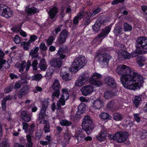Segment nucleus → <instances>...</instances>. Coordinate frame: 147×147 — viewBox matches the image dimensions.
I'll return each mask as SVG.
<instances>
[{"instance_id": "f257e3e1", "label": "nucleus", "mask_w": 147, "mask_h": 147, "mask_svg": "<svg viewBox=\"0 0 147 147\" xmlns=\"http://www.w3.org/2000/svg\"><path fill=\"white\" fill-rule=\"evenodd\" d=\"M116 72L121 76V82L126 88L135 90L142 86L144 82L143 77L137 73L132 72L130 67L120 65L117 67Z\"/></svg>"}, {"instance_id": "f03ea898", "label": "nucleus", "mask_w": 147, "mask_h": 147, "mask_svg": "<svg viewBox=\"0 0 147 147\" xmlns=\"http://www.w3.org/2000/svg\"><path fill=\"white\" fill-rule=\"evenodd\" d=\"M48 99H47L44 100L42 103V108L39 115V119L40 123L46 124L44 129L45 133L50 132L49 124L48 123L47 121L44 119L47 117V115L45 113V111L48 107Z\"/></svg>"}, {"instance_id": "7ed1b4c3", "label": "nucleus", "mask_w": 147, "mask_h": 147, "mask_svg": "<svg viewBox=\"0 0 147 147\" xmlns=\"http://www.w3.org/2000/svg\"><path fill=\"white\" fill-rule=\"evenodd\" d=\"M87 61L85 57L84 56H80L75 59L70 68L71 71L76 73L86 64Z\"/></svg>"}, {"instance_id": "20e7f679", "label": "nucleus", "mask_w": 147, "mask_h": 147, "mask_svg": "<svg viewBox=\"0 0 147 147\" xmlns=\"http://www.w3.org/2000/svg\"><path fill=\"white\" fill-rule=\"evenodd\" d=\"M137 52L139 54L147 53V38L145 37H140L136 41Z\"/></svg>"}, {"instance_id": "39448f33", "label": "nucleus", "mask_w": 147, "mask_h": 147, "mask_svg": "<svg viewBox=\"0 0 147 147\" xmlns=\"http://www.w3.org/2000/svg\"><path fill=\"white\" fill-rule=\"evenodd\" d=\"M82 128L85 129L86 133L88 134H90L92 129L93 128L92 122L91 117L88 116L84 117L82 124Z\"/></svg>"}, {"instance_id": "423d86ee", "label": "nucleus", "mask_w": 147, "mask_h": 147, "mask_svg": "<svg viewBox=\"0 0 147 147\" xmlns=\"http://www.w3.org/2000/svg\"><path fill=\"white\" fill-rule=\"evenodd\" d=\"M69 92L67 88H63L62 90L61 96L57 103V109L59 110L61 108V105H65V101L67 100L69 97Z\"/></svg>"}, {"instance_id": "0eeeda50", "label": "nucleus", "mask_w": 147, "mask_h": 147, "mask_svg": "<svg viewBox=\"0 0 147 147\" xmlns=\"http://www.w3.org/2000/svg\"><path fill=\"white\" fill-rule=\"evenodd\" d=\"M0 15L6 18H8L13 16V12L9 7L1 4L0 5Z\"/></svg>"}, {"instance_id": "6e6552de", "label": "nucleus", "mask_w": 147, "mask_h": 147, "mask_svg": "<svg viewBox=\"0 0 147 147\" xmlns=\"http://www.w3.org/2000/svg\"><path fill=\"white\" fill-rule=\"evenodd\" d=\"M102 76L97 73H94L89 79V81L91 84L94 85L97 87L100 86L102 85L101 81L99 80L101 78Z\"/></svg>"}, {"instance_id": "1a4fd4ad", "label": "nucleus", "mask_w": 147, "mask_h": 147, "mask_svg": "<svg viewBox=\"0 0 147 147\" xmlns=\"http://www.w3.org/2000/svg\"><path fill=\"white\" fill-rule=\"evenodd\" d=\"M128 134L126 132H119L115 134L113 136V139L118 142H123L127 138Z\"/></svg>"}, {"instance_id": "9d476101", "label": "nucleus", "mask_w": 147, "mask_h": 147, "mask_svg": "<svg viewBox=\"0 0 147 147\" xmlns=\"http://www.w3.org/2000/svg\"><path fill=\"white\" fill-rule=\"evenodd\" d=\"M91 107L94 109H100L104 105V103L100 98H93L92 101Z\"/></svg>"}, {"instance_id": "9b49d317", "label": "nucleus", "mask_w": 147, "mask_h": 147, "mask_svg": "<svg viewBox=\"0 0 147 147\" xmlns=\"http://www.w3.org/2000/svg\"><path fill=\"white\" fill-rule=\"evenodd\" d=\"M89 76L88 74H83L80 76L75 83V85L76 86H82L87 81V79Z\"/></svg>"}, {"instance_id": "f8f14e48", "label": "nucleus", "mask_w": 147, "mask_h": 147, "mask_svg": "<svg viewBox=\"0 0 147 147\" xmlns=\"http://www.w3.org/2000/svg\"><path fill=\"white\" fill-rule=\"evenodd\" d=\"M99 58V60L100 61V63L103 65H107L108 62L111 57L109 55L106 53H103L102 55H100L97 56Z\"/></svg>"}, {"instance_id": "ddd939ff", "label": "nucleus", "mask_w": 147, "mask_h": 147, "mask_svg": "<svg viewBox=\"0 0 147 147\" xmlns=\"http://www.w3.org/2000/svg\"><path fill=\"white\" fill-rule=\"evenodd\" d=\"M82 94L84 96L91 94L94 91V88L91 85H87L83 86L80 89Z\"/></svg>"}, {"instance_id": "4468645a", "label": "nucleus", "mask_w": 147, "mask_h": 147, "mask_svg": "<svg viewBox=\"0 0 147 147\" xmlns=\"http://www.w3.org/2000/svg\"><path fill=\"white\" fill-rule=\"evenodd\" d=\"M118 56L122 59H129L131 57L130 54L127 51L122 50H119L117 52Z\"/></svg>"}, {"instance_id": "2eb2a0df", "label": "nucleus", "mask_w": 147, "mask_h": 147, "mask_svg": "<svg viewBox=\"0 0 147 147\" xmlns=\"http://www.w3.org/2000/svg\"><path fill=\"white\" fill-rule=\"evenodd\" d=\"M105 82L107 84L112 88H114L116 87L115 79L111 76H108L106 77Z\"/></svg>"}, {"instance_id": "dca6fc26", "label": "nucleus", "mask_w": 147, "mask_h": 147, "mask_svg": "<svg viewBox=\"0 0 147 147\" xmlns=\"http://www.w3.org/2000/svg\"><path fill=\"white\" fill-rule=\"evenodd\" d=\"M111 28L109 27H106L103 29L102 32L98 35V36L94 39V41L100 39V38L103 37V38L105 37L110 32L111 30Z\"/></svg>"}, {"instance_id": "f3484780", "label": "nucleus", "mask_w": 147, "mask_h": 147, "mask_svg": "<svg viewBox=\"0 0 147 147\" xmlns=\"http://www.w3.org/2000/svg\"><path fill=\"white\" fill-rule=\"evenodd\" d=\"M62 62L60 58L54 59L51 60L50 63L53 67L55 68H59L61 67Z\"/></svg>"}, {"instance_id": "a211bd4d", "label": "nucleus", "mask_w": 147, "mask_h": 147, "mask_svg": "<svg viewBox=\"0 0 147 147\" xmlns=\"http://www.w3.org/2000/svg\"><path fill=\"white\" fill-rule=\"evenodd\" d=\"M64 69L65 68H63L61 70L60 75L63 80L67 81L71 79V76L68 72L65 71Z\"/></svg>"}, {"instance_id": "6ab92c4d", "label": "nucleus", "mask_w": 147, "mask_h": 147, "mask_svg": "<svg viewBox=\"0 0 147 147\" xmlns=\"http://www.w3.org/2000/svg\"><path fill=\"white\" fill-rule=\"evenodd\" d=\"M67 35V31L65 30H63L60 34L59 38V43L60 44H62L65 42Z\"/></svg>"}, {"instance_id": "aec40b11", "label": "nucleus", "mask_w": 147, "mask_h": 147, "mask_svg": "<svg viewBox=\"0 0 147 147\" xmlns=\"http://www.w3.org/2000/svg\"><path fill=\"white\" fill-rule=\"evenodd\" d=\"M107 132L105 130H103L96 136L97 140L100 142L105 141L106 139Z\"/></svg>"}, {"instance_id": "412c9836", "label": "nucleus", "mask_w": 147, "mask_h": 147, "mask_svg": "<svg viewBox=\"0 0 147 147\" xmlns=\"http://www.w3.org/2000/svg\"><path fill=\"white\" fill-rule=\"evenodd\" d=\"M39 65L40 69L42 71H45L47 67V64L44 58L40 60Z\"/></svg>"}, {"instance_id": "4be33fe9", "label": "nucleus", "mask_w": 147, "mask_h": 147, "mask_svg": "<svg viewBox=\"0 0 147 147\" xmlns=\"http://www.w3.org/2000/svg\"><path fill=\"white\" fill-rule=\"evenodd\" d=\"M39 49V48L38 47H34L30 51L29 54V55L32 58H37L38 57V55L37 53Z\"/></svg>"}, {"instance_id": "5701e85b", "label": "nucleus", "mask_w": 147, "mask_h": 147, "mask_svg": "<svg viewBox=\"0 0 147 147\" xmlns=\"http://www.w3.org/2000/svg\"><path fill=\"white\" fill-rule=\"evenodd\" d=\"M21 116L23 120L25 121L28 122L31 120V115L30 116L27 114L26 111H22L21 113Z\"/></svg>"}, {"instance_id": "b1692460", "label": "nucleus", "mask_w": 147, "mask_h": 147, "mask_svg": "<svg viewBox=\"0 0 147 147\" xmlns=\"http://www.w3.org/2000/svg\"><path fill=\"white\" fill-rule=\"evenodd\" d=\"M57 12V7H54L50 9L48 13L49 16L51 19H53Z\"/></svg>"}, {"instance_id": "393cba45", "label": "nucleus", "mask_w": 147, "mask_h": 147, "mask_svg": "<svg viewBox=\"0 0 147 147\" xmlns=\"http://www.w3.org/2000/svg\"><path fill=\"white\" fill-rule=\"evenodd\" d=\"M28 91V88L27 86H26L22 87L18 94V97L20 98L22 97L23 95L26 94Z\"/></svg>"}, {"instance_id": "a878e982", "label": "nucleus", "mask_w": 147, "mask_h": 147, "mask_svg": "<svg viewBox=\"0 0 147 147\" xmlns=\"http://www.w3.org/2000/svg\"><path fill=\"white\" fill-rule=\"evenodd\" d=\"M86 110L85 105L84 103L80 104L78 107V110L77 112L78 115H80L83 113Z\"/></svg>"}, {"instance_id": "bb28decb", "label": "nucleus", "mask_w": 147, "mask_h": 147, "mask_svg": "<svg viewBox=\"0 0 147 147\" xmlns=\"http://www.w3.org/2000/svg\"><path fill=\"white\" fill-rule=\"evenodd\" d=\"M26 62L25 61L22 62L21 64L19 63H17L16 64V66L18 68H19V71L21 72H23L25 67Z\"/></svg>"}, {"instance_id": "cd10ccee", "label": "nucleus", "mask_w": 147, "mask_h": 147, "mask_svg": "<svg viewBox=\"0 0 147 147\" xmlns=\"http://www.w3.org/2000/svg\"><path fill=\"white\" fill-rule=\"evenodd\" d=\"M12 98V96L10 95H9L4 98L2 101V108L3 110H5L6 108V101L11 100Z\"/></svg>"}, {"instance_id": "c85d7f7f", "label": "nucleus", "mask_w": 147, "mask_h": 147, "mask_svg": "<svg viewBox=\"0 0 147 147\" xmlns=\"http://www.w3.org/2000/svg\"><path fill=\"white\" fill-rule=\"evenodd\" d=\"M25 10L29 14H34L38 12L39 11L37 9L34 7L29 8L28 7H26Z\"/></svg>"}, {"instance_id": "c756f323", "label": "nucleus", "mask_w": 147, "mask_h": 147, "mask_svg": "<svg viewBox=\"0 0 147 147\" xmlns=\"http://www.w3.org/2000/svg\"><path fill=\"white\" fill-rule=\"evenodd\" d=\"M114 32L115 35H118L123 33L122 28L119 26H115L114 30Z\"/></svg>"}, {"instance_id": "7c9ffc66", "label": "nucleus", "mask_w": 147, "mask_h": 147, "mask_svg": "<svg viewBox=\"0 0 147 147\" xmlns=\"http://www.w3.org/2000/svg\"><path fill=\"white\" fill-rule=\"evenodd\" d=\"M60 87V85L58 80H55L52 86L53 88L55 90H59Z\"/></svg>"}, {"instance_id": "2f4dec72", "label": "nucleus", "mask_w": 147, "mask_h": 147, "mask_svg": "<svg viewBox=\"0 0 147 147\" xmlns=\"http://www.w3.org/2000/svg\"><path fill=\"white\" fill-rule=\"evenodd\" d=\"M115 95L110 91H107L104 94L103 96L105 99H109L112 98Z\"/></svg>"}, {"instance_id": "473e14b6", "label": "nucleus", "mask_w": 147, "mask_h": 147, "mask_svg": "<svg viewBox=\"0 0 147 147\" xmlns=\"http://www.w3.org/2000/svg\"><path fill=\"white\" fill-rule=\"evenodd\" d=\"M30 43L28 41L27 42L25 41L22 42L21 43V45L23 46V48L24 50L28 51L30 48Z\"/></svg>"}, {"instance_id": "72a5a7b5", "label": "nucleus", "mask_w": 147, "mask_h": 147, "mask_svg": "<svg viewBox=\"0 0 147 147\" xmlns=\"http://www.w3.org/2000/svg\"><path fill=\"white\" fill-rule=\"evenodd\" d=\"M145 60L144 57L142 56L138 57L137 59V62L140 66H142L144 65L143 62Z\"/></svg>"}, {"instance_id": "f704fd0d", "label": "nucleus", "mask_w": 147, "mask_h": 147, "mask_svg": "<svg viewBox=\"0 0 147 147\" xmlns=\"http://www.w3.org/2000/svg\"><path fill=\"white\" fill-rule=\"evenodd\" d=\"M83 18V14L79 13L76 16L73 20V23L74 24H77L78 23L79 21Z\"/></svg>"}, {"instance_id": "c9c22d12", "label": "nucleus", "mask_w": 147, "mask_h": 147, "mask_svg": "<svg viewBox=\"0 0 147 147\" xmlns=\"http://www.w3.org/2000/svg\"><path fill=\"white\" fill-rule=\"evenodd\" d=\"M100 118L103 119L109 120L111 119V117L107 113H102L99 115Z\"/></svg>"}, {"instance_id": "e433bc0d", "label": "nucleus", "mask_w": 147, "mask_h": 147, "mask_svg": "<svg viewBox=\"0 0 147 147\" xmlns=\"http://www.w3.org/2000/svg\"><path fill=\"white\" fill-rule=\"evenodd\" d=\"M75 137L77 140L78 142H81L84 140L85 135L82 133H80L78 134L77 136H76Z\"/></svg>"}, {"instance_id": "4c0bfd02", "label": "nucleus", "mask_w": 147, "mask_h": 147, "mask_svg": "<svg viewBox=\"0 0 147 147\" xmlns=\"http://www.w3.org/2000/svg\"><path fill=\"white\" fill-rule=\"evenodd\" d=\"M60 124L63 126H69L71 124V121H69L66 119L61 120L60 121Z\"/></svg>"}, {"instance_id": "58836bf2", "label": "nucleus", "mask_w": 147, "mask_h": 147, "mask_svg": "<svg viewBox=\"0 0 147 147\" xmlns=\"http://www.w3.org/2000/svg\"><path fill=\"white\" fill-rule=\"evenodd\" d=\"M123 117L120 114L117 113H115L113 115V119L116 121H120L122 119Z\"/></svg>"}, {"instance_id": "ea45409f", "label": "nucleus", "mask_w": 147, "mask_h": 147, "mask_svg": "<svg viewBox=\"0 0 147 147\" xmlns=\"http://www.w3.org/2000/svg\"><path fill=\"white\" fill-rule=\"evenodd\" d=\"M54 71V69L52 66H51L49 67L47 72L46 76L48 77L52 75Z\"/></svg>"}, {"instance_id": "a19ab883", "label": "nucleus", "mask_w": 147, "mask_h": 147, "mask_svg": "<svg viewBox=\"0 0 147 147\" xmlns=\"http://www.w3.org/2000/svg\"><path fill=\"white\" fill-rule=\"evenodd\" d=\"M101 24L99 22H96L93 26V29L95 32H97L98 31L100 28Z\"/></svg>"}, {"instance_id": "79ce46f5", "label": "nucleus", "mask_w": 147, "mask_h": 147, "mask_svg": "<svg viewBox=\"0 0 147 147\" xmlns=\"http://www.w3.org/2000/svg\"><path fill=\"white\" fill-rule=\"evenodd\" d=\"M123 29L125 31H131L132 29V26L125 22L124 24Z\"/></svg>"}, {"instance_id": "37998d69", "label": "nucleus", "mask_w": 147, "mask_h": 147, "mask_svg": "<svg viewBox=\"0 0 147 147\" xmlns=\"http://www.w3.org/2000/svg\"><path fill=\"white\" fill-rule=\"evenodd\" d=\"M42 78V75L40 74H38L32 77V80L35 81H39Z\"/></svg>"}, {"instance_id": "c03bdc74", "label": "nucleus", "mask_w": 147, "mask_h": 147, "mask_svg": "<svg viewBox=\"0 0 147 147\" xmlns=\"http://www.w3.org/2000/svg\"><path fill=\"white\" fill-rule=\"evenodd\" d=\"M141 100V97L139 96H136L135 97V99L134 100V102L136 106L137 107L139 104Z\"/></svg>"}, {"instance_id": "a18cd8bd", "label": "nucleus", "mask_w": 147, "mask_h": 147, "mask_svg": "<svg viewBox=\"0 0 147 147\" xmlns=\"http://www.w3.org/2000/svg\"><path fill=\"white\" fill-rule=\"evenodd\" d=\"M64 139L65 141H68L71 138V136L70 133L68 132L66 133L64 135Z\"/></svg>"}, {"instance_id": "49530a36", "label": "nucleus", "mask_w": 147, "mask_h": 147, "mask_svg": "<svg viewBox=\"0 0 147 147\" xmlns=\"http://www.w3.org/2000/svg\"><path fill=\"white\" fill-rule=\"evenodd\" d=\"M37 38V36L35 35H32L30 36V39L28 41L31 44L34 42Z\"/></svg>"}, {"instance_id": "de8ad7c7", "label": "nucleus", "mask_w": 147, "mask_h": 147, "mask_svg": "<svg viewBox=\"0 0 147 147\" xmlns=\"http://www.w3.org/2000/svg\"><path fill=\"white\" fill-rule=\"evenodd\" d=\"M38 64V62L37 60H34L32 63V66L33 67L34 70H36L37 69V65Z\"/></svg>"}, {"instance_id": "09e8293b", "label": "nucleus", "mask_w": 147, "mask_h": 147, "mask_svg": "<svg viewBox=\"0 0 147 147\" xmlns=\"http://www.w3.org/2000/svg\"><path fill=\"white\" fill-rule=\"evenodd\" d=\"M147 136V132L145 130H143L140 134V137L141 138L143 139L145 138Z\"/></svg>"}, {"instance_id": "8fccbe9b", "label": "nucleus", "mask_w": 147, "mask_h": 147, "mask_svg": "<svg viewBox=\"0 0 147 147\" xmlns=\"http://www.w3.org/2000/svg\"><path fill=\"white\" fill-rule=\"evenodd\" d=\"M63 53V49L62 48H60L59 49L58 51V53L60 55V59H64L65 58V56L63 54H61Z\"/></svg>"}, {"instance_id": "3c124183", "label": "nucleus", "mask_w": 147, "mask_h": 147, "mask_svg": "<svg viewBox=\"0 0 147 147\" xmlns=\"http://www.w3.org/2000/svg\"><path fill=\"white\" fill-rule=\"evenodd\" d=\"M39 47L41 49L44 51H45L47 49V47L45 45L44 42H42L40 43Z\"/></svg>"}, {"instance_id": "603ef678", "label": "nucleus", "mask_w": 147, "mask_h": 147, "mask_svg": "<svg viewBox=\"0 0 147 147\" xmlns=\"http://www.w3.org/2000/svg\"><path fill=\"white\" fill-rule=\"evenodd\" d=\"M57 90V91H55L54 92H53L52 94V98L53 99L54 98V97H56L57 98H59L60 92L59 91Z\"/></svg>"}, {"instance_id": "864d4df0", "label": "nucleus", "mask_w": 147, "mask_h": 147, "mask_svg": "<svg viewBox=\"0 0 147 147\" xmlns=\"http://www.w3.org/2000/svg\"><path fill=\"white\" fill-rule=\"evenodd\" d=\"M134 117L135 120L137 122H139L140 121V118L139 115L138 114H134Z\"/></svg>"}, {"instance_id": "5fc2aeb1", "label": "nucleus", "mask_w": 147, "mask_h": 147, "mask_svg": "<svg viewBox=\"0 0 147 147\" xmlns=\"http://www.w3.org/2000/svg\"><path fill=\"white\" fill-rule=\"evenodd\" d=\"M54 39L52 36L49 37V38L47 40V44L48 45H50L53 43Z\"/></svg>"}, {"instance_id": "6e6d98bb", "label": "nucleus", "mask_w": 147, "mask_h": 147, "mask_svg": "<svg viewBox=\"0 0 147 147\" xmlns=\"http://www.w3.org/2000/svg\"><path fill=\"white\" fill-rule=\"evenodd\" d=\"M14 41L16 44L19 43L21 41L20 39L19 36H16L14 39Z\"/></svg>"}, {"instance_id": "4d7b16f0", "label": "nucleus", "mask_w": 147, "mask_h": 147, "mask_svg": "<svg viewBox=\"0 0 147 147\" xmlns=\"http://www.w3.org/2000/svg\"><path fill=\"white\" fill-rule=\"evenodd\" d=\"M80 100L82 102H87L89 101V99L88 98H86L84 97L81 96L80 98Z\"/></svg>"}, {"instance_id": "13d9d810", "label": "nucleus", "mask_w": 147, "mask_h": 147, "mask_svg": "<svg viewBox=\"0 0 147 147\" xmlns=\"http://www.w3.org/2000/svg\"><path fill=\"white\" fill-rule=\"evenodd\" d=\"M79 13L83 14V18L84 17L86 18L87 17L92 16H90V14H92L91 12L88 13L87 12H86V13H84L83 12H82L81 13Z\"/></svg>"}, {"instance_id": "bf43d9fd", "label": "nucleus", "mask_w": 147, "mask_h": 147, "mask_svg": "<svg viewBox=\"0 0 147 147\" xmlns=\"http://www.w3.org/2000/svg\"><path fill=\"white\" fill-rule=\"evenodd\" d=\"M100 11V9L99 8H98L95 10H94V11H93L92 13V14H90V16H93L94 15H95L97 13H99Z\"/></svg>"}, {"instance_id": "052dcab7", "label": "nucleus", "mask_w": 147, "mask_h": 147, "mask_svg": "<svg viewBox=\"0 0 147 147\" xmlns=\"http://www.w3.org/2000/svg\"><path fill=\"white\" fill-rule=\"evenodd\" d=\"M22 83L20 81H19L16 83L15 85L14 88L15 89H17L20 88L21 86Z\"/></svg>"}, {"instance_id": "680f3d73", "label": "nucleus", "mask_w": 147, "mask_h": 147, "mask_svg": "<svg viewBox=\"0 0 147 147\" xmlns=\"http://www.w3.org/2000/svg\"><path fill=\"white\" fill-rule=\"evenodd\" d=\"M34 127L35 125L34 124H32L30 125L29 128L30 130V133L31 134L33 131H34Z\"/></svg>"}, {"instance_id": "e2e57ef3", "label": "nucleus", "mask_w": 147, "mask_h": 147, "mask_svg": "<svg viewBox=\"0 0 147 147\" xmlns=\"http://www.w3.org/2000/svg\"><path fill=\"white\" fill-rule=\"evenodd\" d=\"M13 89V88L8 87L6 88L4 90V92L6 93H8L10 92Z\"/></svg>"}, {"instance_id": "0e129e2a", "label": "nucleus", "mask_w": 147, "mask_h": 147, "mask_svg": "<svg viewBox=\"0 0 147 147\" xmlns=\"http://www.w3.org/2000/svg\"><path fill=\"white\" fill-rule=\"evenodd\" d=\"M23 125V128L24 130H26L27 129L28 127V123L23 122L22 123Z\"/></svg>"}, {"instance_id": "69168bd1", "label": "nucleus", "mask_w": 147, "mask_h": 147, "mask_svg": "<svg viewBox=\"0 0 147 147\" xmlns=\"http://www.w3.org/2000/svg\"><path fill=\"white\" fill-rule=\"evenodd\" d=\"M31 66V63L30 61L28 60L26 66V70L28 71L29 70Z\"/></svg>"}, {"instance_id": "338daca9", "label": "nucleus", "mask_w": 147, "mask_h": 147, "mask_svg": "<svg viewBox=\"0 0 147 147\" xmlns=\"http://www.w3.org/2000/svg\"><path fill=\"white\" fill-rule=\"evenodd\" d=\"M40 144L42 145H47L49 144V143L47 141H41L40 142Z\"/></svg>"}, {"instance_id": "774afa93", "label": "nucleus", "mask_w": 147, "mask_h": 147, "mask_svg": "<svg viewBox=\"0 0 147 147\" xmlns=\"http://www.w3.org/2000/svg\"><path fill=\"white\" fill-rule=\"evenodd\" d=\"M14 147H24L23 146L21 145L18 143H15L14 144Z\"/></svg>"}]
</instances>
